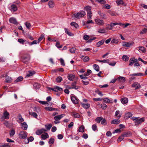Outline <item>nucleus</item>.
Segmentation results:
<instances>
[{"label":"nucleus","instance_id":"obj_1","mask_svg":"<svg viewBox=\"0 0 147 147\" xmlns=\"http://www.w3.org/2000/svg\"><path fill=\"white\" fill-rule=\"evenodd\" d=\"M131 119L133 121H134L136 122L135 123V125H138L140 124H141L142 122L144 121L145 118L142 117L140 118L139 117H132Z\"/></svg>","mask_w":147,"mask_h":147},{"label":"nucleus","instance_id":"obj_2","mask_svg":"<svg viewBox=\"0 0 147 147\" xmlns=\"http://www.w3.org/2000/svg\"><path fill=\"white\" fill-rule=\"evenodd\" d=\"M91 7L88 6L85 7L84 10L87 11V18L88 19L90 20L92 18V12L91 11Z\"/></svg>","mask_w":147,"mask_h":147},{"label":"nucleus","instance_id":"obj_3","mask_svg":"<svg viewBox=\"0 0 147 147\" xmlns=\"http://www.w3.org/2000/svg\"><path fill=\"white\" fill-rule=\"evenodd\" d=\"M86 15V13L83 11H80L77 13L74 14V17L78 19H80Z\"/></svg>","mask_w":147,"mask_h":147},{"label":"nucleus","instance_id":"obj_4","mask_svg":"<svg viewBox=\"0 0 147 147\" xmlns=\"http://www.w3.org/2000/svg\"><path fill=\"white\" fill-rule=\"evenodd\" d=\"M96 24L100 26H103L105 24L104 21L102 19L97 18L94 20Z\"/></svg>","mask_w":147,"mask_h":147},{"label":"nucleus","instance_id":"obj_5","mask_svg":"<svg viewBox=\"0 0 147 147\" xmlns=\"http://www.w3.org/2000/svg\"><path fill=\"white\" fill-rule=\"evenodd\" d=\"M27 132L24 131H20L18 134L19 138L25 140L27 137Z\"/></svg>","mask_w":147,"mask_h":147},{"label":"nucleus","instance_id":"obj_6","mask_svg":"<svg viewBox=\"0 0 147 147\" xmlns=\"http://www.w3.org/2000/svg\"><path fill=\"white\" fill-rule=\"evenodd\" d=\"M133 44H134V43L131 42H123L122 43V46L126 47H129Z\"/></svg>","mask_w":147,"mask_h":147},{"label":"nucleus","instance_id":"obj_7","mask_svg":"<svg viewBox=\"0 0 147 147\" xmlns=\"http://www.w3.org/2000/svg\"><path fill=\"white\" fill-rule=\"evenodd\" d=\"M65 115L64 114H61V115H58L55 116L54 119L55 121H59Z\"/></svg>","mask_w":147,"mask_h":147},{"label":"nucleus","instance_id":"obj_8","mask_svg":"<svg viewBox=\"0 0 147 147\" xmlns=\"http://www.w3.org/2000/svg\"><path fill=\"white\" fill-rule=\"evenodd\" d=\"M132 87L135 88V89H139L141 87L140 84L137 82L134 83L132 85Z\"/></svg>","mask_w":147,"mask_h":147},{"label":"nucleus","instance_id":"obj_9","mask_svg":"<svg viewBox=\"0 0 147 147\" xmlns=\"http://www.w3.org/2000/svg\"><path fill=\"white\" fill-rule=\"evenodd\" d=\"M9 22L11 23L17 25L18 23L16 20V19L14 18H11L9 19Z\"/></svg>","mask_w":147,"mask_h":147},{"label":"nucleus","instance_id":"obj_10","mask_svg":"<svg viewBox=\"0 0 147 147\" xmlns=\"http://www.w3.org/2000/svg\"><path fill=\"white\" fill-rule=\"evenodd\" d=\"M46 131H47L46 129L44 128H42L41 129L37 130L36 133L37 135H40L43 133L45 132Z\"/></svg>","mask_w":147,"mask_h":147},{"label":"nucleus","instance_id":"obj_11","mask_svg":"<svg viewBox=\"0 0 147 147\" xmlns=\"http://www.w3.org/2000/svg\"><path fill=\"white\" fill-rule=\"evenodd\" d=\"M45 109L46 110L49 111H57L58 110L57 109L52 107H45Z\"/></svg>","mask_w":147,"mask_h":147},{"label":"nucleus","instance_id":"obj_12","mask_svg":"<svg viewBox=\"0 0 147 147\" xmlns=\"http://www.w3.org/2000/svg\"><path fill=\"white\" fill-rule=\"evenodd\" d=\"M123 136L124 137H127L131 136V133L128 131L127 132H125L122 134Z\"/></svg>","mask_w":147,"mask_h":147},{"label":"nucleus","instance_id":"obj_13","mask_svg":"<svg viewBox=\"0 0 147 147\" xmlns=\"http://www.w3.org/2000/svg\"><path fill=\"white\" fill-rule=\"evenodd\" d=\"M11 10L12 11L15 12L17 10L18 8L17 6L13 4L11 5Z\"/></svg>","mask_w":147,"mask_h":147},{"label":"nucleus","instance_id":"obj_14","mask_svg":"<svg viewBox=\"0 0 147 147\" xmlns=\"http://www.w3.org/2000/svg\"><path fill=\"white\" fill-rule=\"evenodd\" d=\"M75 77V75L72 74H69L68 75V79L70 81H73Z\"/></svg>","mask_w":147,"mask_h":147},{"label":"nucleus","instance_id":"obj_15","mask_svg":"<svg viewBox=\"0 0 147 147\" xmlns=\"http://www.w3.org/2000/svg\"><path fill=\"white\" fill-rule=\"evenodd\" d=\"M137 61V59H134V58H131L129 60V66L132 65L134 62H136Z\"/></svg>","mask_w":147,"mask_h":147},{"label":"nucleus","instance_id":"obj_16","mask_svg":"<svg viewBox=\"0 0 147 147\" xmlns=\"http://www.w3.org/2000/svg\"><path fill=\"white\" fill-rule=\"evenodd\" d=\"M120 122V120L118 119H115L113 120L111 122V123L112 124H118Z\"/></svg>","mask_w":147,"mask_h":147},{"label":"nucleus","instance_id":"obj_17","mask_svg":"<svg viewBox=\"0 0 147 147\" xmlns=\"http://www.w3.org/2000/svg\"><path fill=\"white\" fill-rule=\"evenodd\" d=\"M121 102L123 104H125L128 102V99L127 98H122L121 100Z\"/></svg>","mask_w":147,"mask_h":147},{"label":"nucleus","instance_id":"obj_18","mask_svg":"<svg viewBox=\"0 0 147 147\" xmlns=\"http://www.w3.org/2000/svg\"><path fill=\"white\" fill-rule=\"evenodd\" d=\"M21 126L23 129L25 130H26L27 129L28 125L25 122H24L21 124Z\"/></svg>","mask_w":147,"mask_h":147},{"label":"nucleus","instance_id":"obj_19","mask_svg":"<svg viewBox=\"0 0 147 147\" xmlns=\"http://www.w3.org/2000/svg\"><path fill=\"white\" fill-rule=\"evenodd\" d=\"M121 114L120 113L119 111L117 110L116 111L115 114V116L117 117V119H119L121 117Z\"/></svg>","mask_w":147,"mask_h":147},{"label":"nucleus","instance_id":"obj_20","mask_svg":"<svg viewBox=\"0 0 147 147\" xmlns=\"http://www.w3.org/2000/svg\"><path fill=\"white\" fill-rule=\"evenodd\" d=\"M48 5L49 8H52L54 7L55 4L52 1H50L49 2Z\"/></svg>","mask_w":147,"mask_h":147},{"label":"nucleus","instance_id":"obj_21","mask_svg":"<svg viewBox=\"0 0 147 147\" xmlns=\"http://www.w3.org/2000/svg\"><path fill=\"white\" fill-rule=\"evenodd\" d=\"M81 58L84 62H87L89 60V57L86 56H82Z\"/></svg>","mask_w":147,"mask_h":147},{"label":"nucleus","instance_id":"obj_22","mask_svg":"<svg viewBox=\"0 0 147 147\" xmlns=\"http://www.w3.org/2000/svg\"><path fill=\"white\" fill-rule=\"evenodd\" d=\"M81 104L83 107L86 109H88L90 106V104L88 103H87V104H84L81 103Z\"/></svg>","mask_w":147,"mask_h":147},{"label":"nucleus","instance_id":"obj_23","mask_svg":"<svg viewBox=\"0 0 147 147\" xmlns=\"http://www.w3.org/2000/svg\"><path fill=\"white\" fill-rule=\"evenodd\" d=\"M11 146V145L8 143H0V147H10Z\"/></svg>","mask_w":147,"mask_h":147},{"label":"nucleus","instance_id":"obj_24","mask_svg":"<svg viewBox=\"0 0 147 147\" xmlns=\"http://www.w3.org/2000/svg\"><path fill=\"white\" fill-rule=\"evenodd\" d=\"M35 73V72L34 71H29L28 73H27V75L26 76V78H28L29 77L32 76Z\"/></svg>","mask_w":147,"mask_h":147},{"label":"nucleus","instance_id":"obj_25","mask_svg":"<svg viewBox=\"0 0 147 147\" xmlns=\"http://www.w3.org/2000/svg\"><path fill=\"white\" fill-rule=\"evenodd\" d=\"M41 137L43 140H45L49 138V136L47 133H45L41 136Z\"/></svg>","mask_w":147,"mask_h":147},{"label":"nucleus","instance_id":"obj_26","mask_svg":"<svg viewBox=\"0 0 147 147\" xmlns=\"http://www.w3.org/2000/svg\"><path fill=\"white\" fill-rule=\"evenodd\" d=\"M5 79V82L7 83H10L12 81L11 78L8 76H6Z\"/></svg>","mask_w":147,"mask_h":147},{"label":"nucleus","instance_id":"obj_27","mask_svg":"<svg viewBox=\"0 0 147 147\" xmlns=\"http://www.w3.org/2000/svg\"><path fill=\"white\" fill-rule=\"evenodd\" d=\"M71 99L73 102L74 104H76L78 102V101L77 99L74 96L71 97Z\"/></svg>","mask_w":147,"mask_h":147},{"label":"nucleus","instance_id":"obj_28","mask_svg":"<svg viewBox=\"0 0 147 147\" xmlns=\"http://www.w3.org/2000/svg\"><path fill=\"white\" fill-rule=\"evenodd\" d=\"M125 117L126 119H127L131 117L132 115V114L129 112H128L125 113Z\"/></svg>","mask_w":147,"mask_h":147},{"label":"nucleus","instance_id":"obj_29","mask_svg":"<svg viewBox=\"0 0 147 147\" xmlns=\"http://www.w3.org/2000/svg\"><path fill=\"white\" fill-rule=\"evenodd\" d=\"M103 119V117H98L96 118L95 119V121L96 123H99Z\"/></svg>","mask_w":147,"mask_h":147},{"label":"nucleus","instance_id":"obj_30","mask_svg":"<svg viewBox=\"0 0 147 147\" xmlns=\"http://www.w3.org/2000/svg\"><path fill=\"white\" fill-rule=\"evenodd\" d=\"M105 40H101L99 41L97 43V47H100L101 45H103L104 43Z\"/></svg>","mask_w":147,"mask_h":147},{"label":"nucleus","instance_id":"obj_31","mask_svg":"<svg viewBox=\"0 0 147 147\" xmlns=\"http://www.w3.org/2000/svg\"><path fill=\"white\" fill-rule=\"evenodd\" d=\"M9 113L7 112V111H5L3 113V115L5 118L6 119H9Z\"/></svg>","mask_w":147,"mask_h":147},{"label":"nucleus","instance_id":"obj_32","mask_svg":"<svg viewBox=\"0 0 147 147\" xmlns=\"http://www.w3.org/2000/svg\"><path fill=\"white\" fill-rule=\"evenodd\" d=\"M97 32L100 33H106V30L104 28H100L98 29Z\"/></svg>","mask_w":147,"mask_h":147},{"label":"nucleus","instance_id":"obj_33","mask_svg":"<svg viewBox=\"0 0 147 147\" xmlns=\"http://www.w3.org/2000/svg\"><path fill=\"white\" fill-rule=\"evenodd\" d=\"M34 140V138L32 136H30L27 139V142H25L26 143L28 144L29 142L33 141Z\"/></svg>","mask_w":147,"mask_h":147},{"label":"nucleus","instance_id":"obj_34","mask_svg":"<svg viewBox=\"0 0 147 147\" xmlns=\"http://www.w3.org/2000/svg\"><path fill=\"white\" fill-rule=\"evenodd\" d=\"M93 67L94 69L97 71H98L99 70V67L98 65L97 64H94Z\"/></svg>","mask_w":147,"mask_h":147},{"label":"nucleus","instance_id":"obj_35","mask_svg":"<svg viewBox=\"0 0 147 147\" xmlns=\"http://www.w3.org/2000/svg\"><path fill=\"white\" fill-rule=\"evenodd\" d=\"M23 79V77L22 76H19L16 79L14 82L15 83H17L20 82Z\"/></svg>","mask_w":147,"mask_h":147},{"label":"nucleus","instance_id":"obj_36","mask_svg":"<svg viewBox=\"0 0 147 147\" xmlns=\"http://www.w3.org/2000/svg\"><path fill=\"white\" fill-rule=\"evenodd\" d=\"M102 100H103L106 103H109L111 101L110 100L107 98H102Z\"/></svg>","mask_w":147,"mask_h":147},{"label":"nucleus","instance_id":"obj_37","mask_svg":"<svg viewBox=\"0 0 147 147\" xmlns=\"http://www.w3.org/2000/svg\"><path fill=\"white\" fill-rule=\"evenodd\" d=\"M140 51H141L142 53H145L146 52V50L144 47L142 46H140L138 47Z\"/></svg>","mask_w":147,"mask_h":147},{"label":"nucleus","instance_id":"obj_38","mask_svg":"<svg viewBox=\"0 0 147 147\" xmlns=\"http://www.w3.org/2000/svg\"><path fill=\"white\" fill-rule=\"evenodd\" d=\"M29 114L32 116L34 117L37 118L38 117L37 114L35 112L30 113L29 112Z\"/></svg>","mask_w":147,"mask_h":147},{"label":"nucleus","instance_id":"obj_39","mask_svg":"<svg viewBox=\"0 0 147 147\" xmlns=\"http://www.w3.org/2000/svg\"><path fill=\"white\" fill-rule=\"evenodd\" d=\"M92 128L93 131H95L97 130V127L96 124H94L92 125Z\"/></svg>","mask_w":147,"mask_h":147},{"label":"nucleus","instance_id":"obj_40","mask_svg":"<svg viewBox=\"0 0 147 147\" xmlns=\"http://www.w3.org/2000/svg\"><path fill=\"white\" fill-rule=\"evenodd\" d=\"M116 3L117 5H123L124 4L123 1V0H120L119 1H116Z\"/></svg>","mask_w":147,"mask_h":147},{"label":"nucleus","instance_id":"obj_41","mask_svg":"<svg viewBox=\"0 0 147 147\" xmlns=\"http://www.w3.org/2000/svg\"><path fill=\"white\" fill-rule=\"evenodd\" d=\"M122 59L124 61H127L129 59V58L128 57L125 55H123L122 57Z\"/></svg>","mask_w":147,"mask_h":147},{"label":"nucleus","instance_id":"obj_42","mask_svg":"<svg viewBox=\"0 0 147 147\" xmlns=\"http://www.w3.org/2000/svg\"><path fill=\"white\" fill-rule=\"evenodd\" d=\"M84 127L83 126H81L79 129V131L80 132H84Z\"/></svg>","mask_w":147,"mask_h":147},{"label":"nucleus","instance_id":"obj_43","mask_svg":"<svg viewBox=\"0 0 147 147\" xmlns=\"http://www.w3.org/2000/svg\"><path fill=\"white\" fill-rule=\"evenodd\" d=\"M52 126V125L51 124L47 125H45V127L47 130H50Z\"/></svg>","mask_w":147,"mask_h":147},{"label":"nucleus","instance_id":"obj_44","mask_svg":"<svg viewBox=\"0 0 147 147\" xmlns=\"http://www.w3.org/2000/svg\"><path fill=\"white\" fill-rule=\"evenodd\" d=\"M131 76H143L144 75L142 73H138L137 74H133L130 75Z\"/></svg>","mask_w":147,"mask_h":147},{"label":"nucleus","instance_id":"obj_45","mask_svg":"<svg viewBox=\"0 0 147 147\" xmlns=\"http://www.w3.org/2000/svg\"><path fill=\"white\" fill-rule=\"evenodd\" d=\"M147 32V29L144 28L142 30V31H140V33L141 34H144L146 33Z\"/></svg>","mask_w":147,"mask_h":147},{"label":"nucleus","instance_id":"obj_46","mask_svg":"<svg viewBox=\"0 0 147 147\" xmlns=\"http://www.w3.org/2000/svg\"><path fill=\"white\" fill-rule=\"evenodd\" d=\"M91 73V71L90 69H88L87 70V72L85 73L84 74L87 76H89Z\"/></svg>","mask_w":147,"mask_h":147},{"label":"nucleus","instance_id":"obj_47","mask_svg":"<svg viewBox=\"0 0 147 147\" xmlns=\"http://www.w3.org/2000/svg\"><path fill=\"white\" fill-rule=\"evenodd\" d=\"M55 88H56L55 90H56V91H55L56 92H57L59 91H62L63 90V88H62L60 87H59L58 86H56Z\"/></svg>","mask_w":147,"mask_h":147},{"label":"nucleus","instance_id":"obj_48","mask_svg":"<svg viewBox=\"0 0 147 147\" xmlns=\"http://www.w3.org/2000/svg\"><path fill=\"white\" fill-rule=\"evenodd\" d=\"M80 78L81 79L85 80L88 78L86 76H85L84 74L80 75Z\"/></svg>","mask_w":147,"mask_h":147},{"label":"nucleus","instance_id":"obj_49","mask_svg":"<svg viewBox=\"0 0 147 147\" xmlns=\"http://www.w3.org/2000/svg\"><path fill=\"white\" fill-rule=\"evenodd\" d=\"M59 60L60 61L61 64L63 66H65V64L64 62V60L62 58H60L59 59Z\"/></svg>","mask_w":147,"mask_h":147},{"label":"nucleus","instance_id":"obj_50","mask_svg":"<svg viewBox=\"0 0 147 147\" xmlns=\"http://www.w3.org/2000/svg\"><path fill=\"white\" fill-rule=\"evenodd\" d=\"M97 61L100 62L108 63L109 62V59H107L106 60H98Z\"/></svg>","mask_w":147,"mask_h":147},{"label":"nucleus","instance_id":"obj_51","mask_svg":"<svg viewBox=\"0 0 147 147\" xmlns=\"http://www.w3.org/2000/svg\"><path fill=\"white\" fill-rule=\"evenodd\" d=\"M54 142V139L53 138H51L49 139V143L51 144H53Z\"/></svg>","mask_w":147,"mask_h":147},{"label":"nucleus","instance_id":"obj_52","mask_svg":"<svg viewBox=\"0 0 147 147\" xmlns=\"http://www.w3.org/2000/svg\"><path fill=\"white\" fill-rule=\"evenodd\" d=\"M101 124L104 125H106L107 124V122L106 120L105 119H103L101 121Z\"/></svg>","mask_w":147,"mask_h":147},{"label":"nucleus","instance_id":"obj_53","mask_svg":"<svg viewBox=\"0 0 147 147\" xmlns=\"http://www.w3.org/2000/svg\"><path fill=\"white\" fill-rule=\"evenodd\" d=\"M25 25L26 27V28L28 29H30V28L31 27V25L30 24V23L27 22L25 23Z\"/></svg>","mask_w":147,"mask_h":147},{"label":"nucleus","instance_id":"obj_54","mask_svg":"<svg viewBox=\"0 0 147 147\" xmlns=\"http://www.w3.org/2000/svg\"><path fill=\"white\" fill-rule=\"evenodd\" d=\"M70 24L71 25L74 26L76 28H77L78 27V25L75 22H72Z\"/></svg>","mask_w":147,"mask_h":147},{"label":"nucleus","instance_id":"obj_55","mask_svg":"<svg viewBox=\"0 0 147 147\" xmlns=\"http://www.w3.org/2000/svg\"><path fill=\"white\" fill-rule=\"evenodd\" d=\"M56 46L58 48H61L62 47V45H60V43L58 41H57L56 43Z\"/></svg>","mask_w":147,"mask_h":147},{"label":"nucleus","instance_id":"obj_56","mask_svg":"<svg viewBox=\"0 0 147 147\" xmlns=\"http://www.w3.org/2000/svg\"><path fill=\"white\" fill-rule=\"evenodd\" d=\"M62 78L60 76H59L56 79V81L57 82H60L62 80Z\"/></svg>","mask_w":147,"mask_h":147},{"label":"nucleus","instance_id":"obj_57","mask_svg":"<svg viewBox=\"0 0 147 147\" xmlns=\"http://www.w3.org/2000/svg\"><path fill=\"white\" fill-rule=\"evenodd\" d=\"M76 82H74L71 84V86L73 87H75V88H76V89H78V86H76Z\"/></svg>","mask_w":147,"mask_h":147},{"label":"nucleus","instance_id":"obj_58","mask_svg":"<svg viewBox=\"0 0 147 147\" xmlns=\"http://www.w3.org/2000/svg\"><path fill=\"white\" fill-rule=\"evenodd\" d=\"M96 1L98 2L101 3V4H104L106 3V1L105 0H95Z\"/></svg>","mask_w":147,"mask_h":147},{"label":"nucleus","instance_id":"obj_59","mask_svg":"<svg viewBox=\"0 0 147 147\" xmlns=\"http://www.w3.org/2000/svg\"><path fill=\"white\" fill-rule=\"evenodd\" d=\"M76 49L75 48H72L69 49V51L71 53H75Z\"/></svg>","mask_w":147,"mask_h":147},{"label":"nucleus","instance_id":"obj_60","mask_svg":"<svg viewBox=\"0 0 147 147\" xmlns=\"http://www.w3.org/2000/svg\"><path fill=\"white\" fill-rule=\"evenodd\" d=\"M118 79L123 82H124L125 81V78L123 77H118Z\"/></svg>","mask_w":147,"mask_h":147},{"label":"nucleus","instance_id":"obj_61","mask_svg":"<svg viewBox=\"0 0 147 147\" xmlns=\"http://www.w3.org/2000/svg\"><path fill=\"white\" fill-rule=\"evenodd\" d=\"M26 40H24L22 39H18V42L20 43L24 44V43Z\"/></svg>","mask_w":147,"mask_h":147},{"label":"nucleus","instance_id":"obj_62","mask_svg":"<svg viewBox=\"0 0 147 147\" xmlns=\"http://www.w3.org/2000/svg\"><path fill=\"white\" fill-rule=\"evenodd\" d=\"M44 35L42 34L38 38V43H39V42L40 41H41L44 38Z\"/></svg>","mask_w":147,"mask_h":147},{"label":"nucleus","instance_id":"obj_63","mask_svg":"<svg viewBox=\"0 0 147 147\" xmlns=\"http://www.w3.org/2000/svg\"><path fill=\"white\" fill-rule=\"evenodd\" d=\"M124 137L122 135L119 137L118 139V142H120L124 139Z\"/></svg>","mask_w":147,"mask_h":147},{"label":"nucleus","instance_id":"obj_64","mask_svg":"<svg viewBox=\"0 0 147 147\" xmlns=\"http://www.w3.org/2000/svg\"><path fill=\"white\" fill-rule=\"evenodd\" d=\"M15 134V131L14 130H11L9 134L10 136H13Z\"/></svg>","mask_w":147,"mask_h":147}]
</instances>
